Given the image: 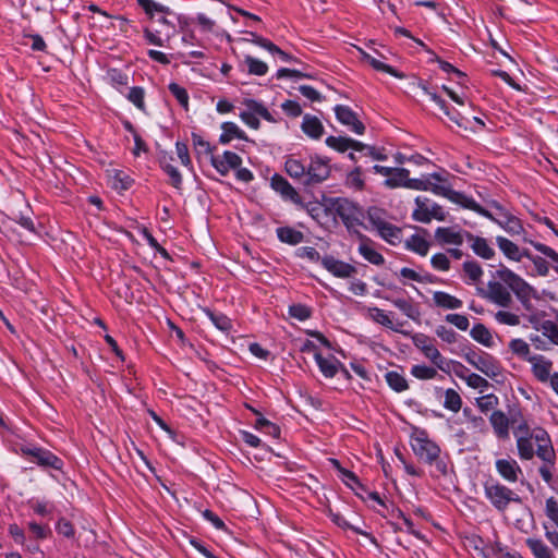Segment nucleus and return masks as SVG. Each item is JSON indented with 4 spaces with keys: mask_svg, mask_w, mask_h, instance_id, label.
I'll list each match as a JSON object with an SVG mask.
<instances>
[{
    "mask_svg": "<svg viewBox=\"0 0 558 558\" xmlns=\"http://www.w3.org/2000/svg\"><path fill=\"white\" fill-rule=\"evenodd\" d=\"M493 277L498 280H490L487 283V290L483 295L485 299L498 306L509 307L512 304V291L525 311H534L532 299L537 298V291L523 278L504 265H500Z\"/></svg>",
    "mask_w": 558,
    "mask_h": 558,
    "instance_id": "nucleus-1",
    "label": "nucleus"
},
{
    "mask_svg": "<svg viewBox=\"0 0 558 558\" xmlns=\"http://www.w3.org/2000/svg\"><path fill=\"white\" fill-rule=\"evenodd\" d=\"M284 170L306 186L323 183L330 175L329 160L317 155L291 154L286 157Z\"/></svg>",
    "mask_w": 558,
    "mask_h": 558,
    "instance_id": "nucleus-2",
    "label": "nucleus"
},
{
    "mask_svg": "<svg viewBox=\"0 0 558 558\" xmlns=\"http://www.w3.org/2000/svg\"><path fill=\"white\" fill-rule=\"evenodd\" d=\"M411 447L414 454L429 465H435L439 475L448 474V464L441 457L440 447L428 437L425 429H416L411 436Z\"/></svg>",
    "mask_w": 558,
    "mask_h": 558,
    "instance_id": "nucleus-3",
    "label": "nucleus"
},
{
    "mask_svg": "<svg viewBox=\"0 0 558 558\" xmlns=\"http://www.w3.org/2000/svg\"><path fill=\"white\" fill-rule=\"evenodd\" d=\"M326 208L341 219L351 234L362 233L357 228L368 229L364 223L365 214L357 204L344 197H330L327 199Z\"/></svg>",
    "mask_w": 558,
    "mask_h": 558,
    "instance_id": "nucleus-4",
    "label": "nucleus"
},
{
    "mask_svg": "<svg viewBox=\"0 0 558 558\" xmlns=\"http://www.w3.org/2000/svg\"><path fill=\"white\" fill-rule=\"evenodd\" d=\"M484 494L490 505L504 512L510 504H522V498L511 488L496 480H489L484 484Z\"/></svg>",
    "mask_w": 558,
    "mask_h": 558,
    "instance_id": "nucleus-5",
    "label": "nucleus"
},
{
    "mask_svg": "<svg viewBox=\"0 0 558 558\" xmlns=\"http://www.w3.org/2000/svg\"><path fill=\"white\" fill-rule=\"evenodd\" d=\"M463 357L469 364L489 378H496L501 374V366L499 362L487 352H476L469 349L463 353Z\"/></svg>",
    "mask_w": 558,
    "mask_h": 558,
    "instance_id": "nucleus-6",
    "label": "nucleus"
},
{
    "mask_svg": "<svg viewBox=\"0 0 558 558\" xmlns=\"http://www.w3.org/2000/svg\"><path fill=\"white\" fill-rule=\"evenodd\" d=\"M415 208L412 213V219L422 223H429L433 219L438 221L446 220L444 208L428 197H415Z\"/></svg>",
    "mask_w": 558,
    "mask_h": 558,
    "instance_id": "nucleus-7",
    "label": "nucleus"
},
{
    "mask_svg": "<svg viewBox=\"0 0 558 558\" xmlns=\"http://www.w3.org/2000/svg\"><path fill=\"white\" fill-rule=\"evenodd\" d=\"M20 452L23 457L43 469L61 470L63 466V462L59 457L43 447L22 446Z\"/></svg>",
    "mask_w": 558,
    "mask_h": 558,
    "instance_id": "nucleus-8",
    "label": "nucleus"
},
{
    "mask_svg": "<svg viewBox=\"0 0 558 558\" xmlns=\"http://www.w3.org/2000/svg\"><path fill=\"white\" fill-rule=\"evenodd\" d=\"M534 452L543 461V464L538 468V473L543 481L550 485L556 463V452L551 441L548 444H538L536 451L534 450Z\"/></svg>",
    "mask_w": 558,
    "mask_h": 558,
    "instance_id": "nucleus-9",
    "label": "nucleus"
},
{
    "mask_svg": "<svg viewBox=\"0 0 558 558\" xmlns=\"http://www.w3.org/2000/svg\"><path fill=\"white\" fill-rule=\"evenodd\" d=\"M444 179L439 173H432L429 177L424 179H412L405 182V187L416 191H430L435 195L446 197L448 187L440 185L437 182H441Z\"/></svg>",
    "mask_w": 558,
    "mask_h": 558,
    "instance_id": "nucleus-10",
    "label": "nucleus"
},
{
    "mask_svg": "<svg viewBox=\"0 0 558 558\" xmlns=\"http://www.w3.org/2000/svg\"><path fill=\"white\" fill-rule=\"evenodd\" d=\"M335 114L337 120L349 128L355 134H363L365 125L359 120L357 114L349 107L344 105H337L335 107Z\"/></svg>",
    "mask_w": 558,
    "mask_h": 558,
    "instance_id": "nucleus-11",
    "label": "nucleus"
},
{
    "mask_svg": "<svg viewBox=\"0 0 558 558\" xmlns=\"http://www.w3.org/2000/svg\"><path fill=\"white\" fill-rule=\"evenodd\" d=\"M494 207L498 211L496 223L506 232H508L510 235H519L524 231L523 225L518 217L510 214L498 203H494Z\"/></svg>",
    "mask_w": 558,
    "mask_h": 558,
    "instance_id": "nucleus-12",
    "label": "nucleus"
},
{
    "mask_svg": "<svg viewBox=\"0 0 558 558\" xmlns=\"http://www.w3.org/2000/svg\"><path fill=\"white\" fill-rule=\"evenodd\" d=\"M270 186L281 195L284 201H290L295 205H303L298 191L282 175L276 173L270 179Z\"/></svg>",
    "mask_w": 558,
    "mask_h": 558,
    "instance_id": "nucleus-13",
    "label": "nucleus"
},
{
    "mask_svg": "<svg viewBox=\"0 0 558 558\" xmlns=\"http://www.w3.org/2000/svg\"><path fill=\"white\" fill-rule=\"evenodd\" d=\"M497 473L508 483H515L523 471L511 457L497 459L495 462Z\"/></svg>",
    "mask_w": 558,
    "mask_h": 558,
    "instance_id": "nucleus-14",
    "label": "nucleus"
},
{
    "mask_svg": "<svg viewBox=\"0 0 558 558\" xmlns=\"http://www.w3.org/2000/svg\"><path fill=\"white\" fill-rule=\"evenodd\" d=\"M210 162L221 175H227L231 169H238L242 165V158L233 151L226 150L222 156L211 155Z\"/></svg>",
    "mask_w": 558,
    "mask_h": 558,
    "instance_id": "nucleus-15",
    "label": "nucleus"
},
{
    "mask_svg": "<svg viewBox=\"0 0 558 558\" xmlns=\"http://www.w3.org/2000/svg\"><path fill=\"white\" fill-rule=\"evenodd\" d=\"M323 267L338 278H350L356 274V268L342 262L340 259L335 258L331 255H326L322 258Z\"/></svg>",
    "mask_w": 558,
    "mask_h": 558,
    "instance_id": "nucleus-16",
    "label": "nucleus"
},
{
    "mask_svg": "<svg viewBox=\"0 0 558 558\" xmlns=\"http://www.w3.org/2000/svg\"><path fill=\"white\" fill-rule=\"evenodd\" d=\"M531 364V371L533 376L539 381V383H548L550 379L551 368H553V362L545 357L544 355L536 354L533 355V357L530 359Z\"/></svg>",
    "mask_w": 558,
    "mask_h": 558,
    "instance_id": "nucleus-17",
    "label": "nucleus"
},
{
    "mask_svg": "<svg viewBox=\"0 0 558 558\" xmlns=\"http://www.w3.org/2000/svg\"><path fill=\"white\" fill-rule=\"evenodd\" d=\"M356 236L360 240L357 251L363 256V258L376 266L384 265L385 258L374 248V242L363 233H359Z\"/></svg>",
    "mask_w": 558,
    "mask_h": 558,
    "instance_id": "nucleus-18",
    "label": "nucleus"
},
{
    "mask_svg": "<svg viewBox=\"0 0 558 558\" xmlns=\"http://www.w3.org/2000/svg\"><path fill=\"white\" fill-rule=\"evenodd\" d=\"M465 241L470 244L473 253L483 259H492L495 256V250L489 245L487 239L465 231Z\"/></svg>",
    "mask_w": 558,
    "mask_h": 558,
    "instance_id": "nucleus-19",
    "label": "nucleus"
},
{
    "mask_svg": "<svg viewBox=\"0 0 558 558\" xmlns=\"http://www.w3.org/2000/svg\"><path fill=\"white\" fill-rule=\"evenodd\" d=\"M435 239L440 244L461 245L465 241V231L451 227H438L435 230Z\"/></svg>",
    "mask_w": 558,
    "mask_h": 558,
    "instance_id": "nucleus-20",
    "label": "nucleus"
},
{
    "mask_svg": "<svg viewBox=\"0 0 558 558\" xmlns=\"http://www.w3.org/2000/svg\"><path fill=\"white\" fill-rule=\"evenodd\" d=\"M489 422L493 426L494 433L499 439L509 438L510 418L500 410L494 411L489 416ZM514 423V418H511Z\"/></svg>",
    "mask_w": 558,
    "mask_h": 558,
    "instance_id": "nucleus-21",
    "label": "nucleus"
},
{
    "mask_svg": "<svg viewBox=\"0 0 558 558\" xmlns=\"http://www.w3.org/2000/svg\"><path fill=\"white\" fill-rule=\"evenodd\" d=\"M315 361L319 367V371L326 378H333L339 372L341 362L333 355L324 357L320 352H315Z\"/></svg>",
    "mask_w": 558,
    "mask_h": 558,
    "instance_id": "nucleus-22",
    "label": "nucleus"
},
{
    "mask_svg": "<svg viewBox=\"0 0 558 558\" xmlns=\"http://www.w3.org/2000/svg\"><path fill=\"white\" fill-rule=\"evenodd\" d=\"M175 34V26H167V29L145 28L144 36L151 45L162 47Z\"/></svg>",
    "mask_w": 558,
    "mask_h": 558,
    "instance_id": "nucleus-23",
    "label": "nucleus"
},
{
    "mask_svg": "<svg viewBox=\"0 0 558 558\" xmlns=\"http://www.w3.org/2000/svg\"><path fill=\"white\" fill-rule=\"evenodd\" d=\"M222 133L219 136V143L227 145L233 138L247 141V136L234 122H223L221 124Z\"/></svg>",
    "mask_w": 558,
    "mask_h": 558,
    "instance_id": "nucleus-24",
    "label": "nucleus"
},
{
    "mask_svg": "<svg viewBox=\"0 0 558 558\" xmlns=\"http://www.w3.org/2000/svg\"><path fill=\"white\" fill-rule=\"evenodd\" d=\"M377 231V234L391 245H398L402 240V229L390 221H387Z\"/></svg>",
    "mask_w": 558,
    "mask_h": 558,
    "instance_id": "nucleus-25",
    "label": "nucleus"
},
{
    "mask_svg": "<svg viewBox=\"0 0 558 558\" xmlns=\"http://www.w3.org/2000/svg\"><path fill=\"white\" fill-rule=\"evenodd\" d=\"M302 131L311 138L318 140L324 133V126L317 117L305 114L303 117Z\"/></svg>",
    "mask_w": 558,
    "mask_h": 558,
    "instance_id": "nucleus-26",
    "label": "nucleus"
},
{
    "mask_svg": "<svg viewBox=\"0 0 558 558\" xmlns=\"http://www.w3.org/2000/svg\"><path fill=\"white\" fill-rule=\"evenodd\" d=\"M413 343L429 361L438 357L439 350L434 345L433 340L428 336L417 333L413 337Z\"/></svg>",
    "mask_w": 558,
    "mask_h": 558,
    "instance_id": "nucleus-27",
    "label": "nucleus"
},
{
    "mask_svg": "<svg viewBox=\"0 0 558 558\" xmlns=\"http://www.w3.org/2000/svg\"><path fill=\"white\" fill-rule=\"evenodd\" d=\"M433 301L436 306L446 310H458L463 305V302L460 299L444 291L434 292Z\"/></svg>",
    "mask_w": 558,
    "mask_h": 558,
    "instance_id": "nucleus-28",
    "label": "nucleus"
},
{
    "mask_svg": "<svg viewBox=\"0 0 558 558\" xmlns=\"http://www.w3.org/2000/svg\"><path fill=\"white\" fill-rule=\"evenodd\" d=\"M496 243L502 254L510 260L520 262L521 248L512 241L505 236H497Z\"/></svg>",
    "mask_w": 558,
    "mask_h": 558,
    "instance_id": "nucleus-29",
    "label": "nucleus"
},
{
    "mask_svg": "<svg viewBox=\"0 0 558 558\" xmlns=\"http://www.w3.org/2000/svg\"><path fill=\"white\" fill-rule=\"evenodd\" d=\"M278 239L289 245H298L303 242V232L291 227H280L276 230Z\"/></svg>",
    "mask_w": 558,
    "mask_h": 558,
    "instance_id": "nucleus-30",
    "label": "nucleus"
},
{
    "mask_svg": "<svg viewBox=\"0 0 558 558\" xmlns=\"http://www.w3.org/2000/svg\"><path fill=\"white\" fill-rule=\"evenodd\" d=\"M525 544L535 558H556L553 550L539 538H526Z\"/></svg>",
    "mask_w": 558,
    "mask_h": 558,
    "instance_id": "nucleus-31",
    "label": "nucleus"
},
{
    "mask_svg": "<svg viewBox=\"0 0 558 558\" xmlns=\"http://www.w3.org/2000/svg\"><path fill=\"white\" fill-rule=\"evenodd\" d=\"M204 313L210 319L214 326L222 332L228 333L232 329V322L227 315L211 311L209 308H205Z\"/></svg>",
    "mask_w": 558,
    "mask_h": 558,
    "instance_id": "nucleus-32",
    "label": "nucleus"
},
{
    "mask_svg": "<svg viewBox=\"0 0 558 558\" xmlns=\"http://www.w3.org/2000/svg\"><path fill=\"white\" fill-rule=\"evenodd\" d=\"M366 218L373 230H378L388 220V213L376 206H372L367 209Z\"/></svg>",
    "mask_w": 558,
    "mask_h": 558,
    "instance_id": "nucleus-33",
    "label": "nucleus"
},
{
    "mask_svg": "<svg viewBox=\"0 0 558 558\" xmlns=\"http://www.w3.org/2000/svg\"><path fill=\"white\" fill-rule=\"evenodd\" d=\"M429 242L426 241L423 236L420 234H412L407 241H405V248L409 251H412L421 256H426L429 250Z\"/></svg>",
    "mask_w": 558,
    "mask_h": 558,
    "instance_id": "nucleus-34",
    "label": "nucleus"
},
{
    "mask_svg": "<svg viewBox=\"0 0 558 558\" xmlns=\"http://www.w3.org/2000/svg\"><path fill=\"white\" fill-rule=\"evenodd\" d=\"M385 299L387 301H390L397 308H399L410 319L415 320L418 318L420 311L411 301L405 300V299H390L388 296H386Z\"/></svg>",
    "mask_w": 558,
    "mask_h": 558,
    "instance_id": "nucleus-35",
    "label": "nucleus"
},
{
    "mask_svg": "<svg viewBox=\"0 0 558 558\" xmlns=\"http://www.w3.org/2000/svg\"><path fill=\"white\" fill-rule=\"evenodd\" d=\"M470 336L475 341H477L478 343H481L485 347L490 348L493 345V337H492L490 331L488 330V328H486L485 325H483L481 323L475 324L472 327V329L470 331Z\"/></svg>",
    "mask_w": 558,
    "mask_h": 558,
    "instance_id": "nucleus-36",
    "label": "nucleus"
},
{
    "mask_svg": "<svg viewBox=\"0 0 558 558\" xmlns=\"http://www.w3.org/2000/svg\"><path fill=\"white\" fill-rule=\"evenodd\" d=\"M462 268L465 277L468 278V283L478 282L484 274L482 266L476 260L464 262Z\"/></svg>",
    "mask_w": 558,
    "mask_h": 558,
    "instance_id": "nucleus-37",
    "label": "nucleus"
},
{
    "mask_svg": "<svg viewBox=\"0 0 558 558\" xmlns=\"http://www.w3.org/2000/svg\"><path fill=\"white\" fill-rule=\"evenodd\" d=\"M518 454L522 460L533 459L535 452L532 442V436H518L517 438Z\"/></svg>",
    "mask_w": 558,
    "mask_h": 558,
    "instance_id": "nucleus-38",
    "label": "nucleus"
},
{
    "mask_svg": "<svg viewBox=\"0 0 558 558\" xmlns=\"http://www.w3.org/2000/svg\"><path fill=\"white\" fill-rule=\"evenodd\" d=\"M446 198L473 211L477 206V203L472 197L466 196L464 193L454 191L451 187H448Z\"/></svg>",
    "mask_w": 558,
    "mask_h": 558,
    "instance_id": "nucleus-39",
    "label": "nucleus"
},
{
    "mask_svg": "<svg viewBox=\"0 0 558 558\" xmlns=\"http://www.w3.org/2000/svg\"><path fill=\"white\" fill-rule=\"evenodd\" d=\"M388 386L396 392H402L409 388V384L403 375L396 371H389L385 374Z\"/></svg>",
    "mask_w": 558,
    "mask_h": 558,
    "instance_id": "nucleus-40",
    "label": "nucleus"
},
{
    "mask_svg": "<svg viewBox=\"0 0 558 558\" xmlns=\"http://www.w3.org/2000/svg\"><path fill=\"white\" fill-rule=\"evenodd\" d=\"M509 349L514 355H517L518 357H520L526 362H530V359L533 357V355L531 354L529 343L526 341H524L523 339H520V338L512 339L509 342Z\"/></svg>",
    "mask_w": 558,
    "mask_h": 558,
    "instance_id": "nucleus-41",
    "label": "nucleus"
},
{
    "mask_svg": "<svg viewBox=\"0 0 558 558\" xmlns=\"http://www.w3.org/2000/svg\"><path fill=\"white\" fill-rule=\"evenodd\" d=\"M368 316L373 322H375L386 328L392 329L395 331H400L399 328H395L392 319L381 308H378V307L368 308Z\"/></svg>",
    "mask_w": 558,
    "mask_h": 558,
    "instance_id": "nucleus-42",
    "label": "nucleus"
},
{
    "mask_svg": "<svg viewBox=\"0 0 558 558\" xmlns=\"http://www.w3.org/2000/svg\"><path fill=\"white\" fill-rule=\"evenodd\" d=\"M126 99L132 102L138 110L146 112L145 89L141 86H133L125 94Z\"/></svg>",
    "mask_w": 558,
    "mask_h": 558,
    "instance_id": "nucleus-43",
    "label": "nucleus"
},
{
    "mask_svg": "<svg viewBox=\"0 0 558 558\" xmlns=\"http://www.w3.org/2000/svg\"><path fill=\"white\" fill-rule=\"evenodd\" d=\"M137 3L149 19H154L155 13L171 14V10L168 7L155 2L154 0H137Z\"/></svg>",
    "mask_w": 558,
    "mask_h": 558,
    "instance_id": "nucleus-44",
    "label": "nucleus"
},
{
    "mask_svg": "<svg viewBox=\"0 0 558 558\" xmlns=\"http://www.w3.org/2000/svg\"><path fill=\"white\" fill-rule=\"evenodd\" d=\"M244 63L247 66V72L251 75L263 76L268 72V65L252 56H245Z\"/></svg>",
    "mask_w": 558,
    "mask_h": 558,
    "instance_id": "nucleus-45",
    "label": "nucleus"
},
{
    "mask_svg": "<svg viewBox=\"0 0 558 558\" xmlns=\"http://www.w3.org/2000/svg\"><path fill=\"white\" fill-rule=\"evenodd\" d=\"M444 407L452 412H458L462 407V399L454 389H447L445 391Z\"/></svg>",
    "mask_w": 558,
    "mask_h": 558,
    "instance_id": "nucleus-46",
    "label": "nucleus"
},
{
    "mask_svg": "<svg viewBox=\"0 0 558 558\" xmlns=\"http://www.w3.org/2000/svg\"><path fill=\"white\" fill-rule=\"evenodd\" d=\"M168 89L178 102L185 109H189V94L187 90L178 83H170Z\"/></svg>",
    "mask_w": 558,
    "mask_h": 558,
    "instance_id": "nucleus-47",
    "label": "nucleus"
},
{
    "mask_svg": "<svg viewBox=\"0 0 558 558\" xmlns=\"http://www.w3.org/2000/svg\"><path fill=\"white\" fill-rule=\"evenodd\" d=\"M29 507L33 511L44 518L50 517L53 512V505L46 500H29Z\"/></svg>",
    "mask_w": 558,
    "mask_h": 558,
    "instance_id": "nucleus-48",
    "label": "nucleus"
},
{
    "mask_svg": "<svg viewBox=\"0 0 558 558\" xmlns=\"http://www.w3.org/2000/svg\"><path fill=\"white\" fill-rule=\"evenodd\" d=\"M28 531L36 541L46 539L51 535V530L47 524H39L35 521L27 523Z\"/></svg>",
    "mask_w": 558,
    "mask_h": 558,
    "instance_id": "nucleus-49",
    "label": "nucleus"
},
{
    "mask_svg": "<svg viewBox=\"0 0 558 558\" xmlns=\"http://www.w3.org/2000/svg\"><path fill=\"white\" fill-rule=\"evenodd\" d=\"M411 375L421 380L433 379L437 376V371L434 367L426 365H413Z\"/></svg>",
    "mask_w": 558,
    "mask_h": 558,
    "instance_id": "nucleus-50",
    "label": "nucleus"
},
{
    "mask_svg": "<svg viewBox=\"0 0 558 558\" xmlns=\"http://www.w3.org/2000/svg\"><path fill=\"white\" fill-rule=\"evenodd\" d=\"M363 59L366 62H368L377 71L389 73V74H391L392 76H396V77H401V75L392 66L381 62L380 60L374 58L373 56H371L368 53H364L363 54Z\"/></svg>",
    "mask_w": 558,
    "mask_h": 558,
    "instance_id": "nucleus-51",
    "label": "nucleus"
},
{
    "mask_svg": "<svg viewBox=\"0 0 558 558\" xmlns=\"http://www.w3.org/2000/svg\"><path fill=\"white\" fill-rule=\"evenodd\" d=\"M326 145L339 153H344L350 149V137L343 136H328L326 138Z\"/></svg>",
    "mask_w": 558,
    "mask_h": 558,
    "instance_id": "nucleus-52",
    "label": "nucleus"
},
{
    "mask_svg": "<svg viewBox=\"0 0 558 558\" xmlns=\"http://www.w3.org/2000/svg\"><path fill=\"white\" fill-rule=\"evenodd\" d=\"M160 166L162 170L169 175L171 180V185L177 190H181L183 180L179 170L171 163H167L163 161L160 162Z\"/></svg>",
    "mask_w": 558,
    "mask_h": 558,
    "instance_id": "nucleus-53",
    "label": "nucleus"
},
{
    "mask_svg": "<svg viewBox=\"0 0 558 558\" xmlns=\"http://www.w3.org/2000/svg\"><path fill=\"white\" fill-rule=\"evenodd\" d=\"M342 482L349 486L351 489H361L362 492H367L366 487L360 482L359 477L350 470L341 471L340 475Z\"/></svg>",
    "mask_w": 558,
    "mask_h": 558,
    "instance_id": "nucleus-54",
    "label": "nucleus"
},
{
    "mask_svg": "<svg viewBox=\"0 0 558 558\" xmlns=\"http://www.w3.org/2000/svg\"><path fill=\"white\" fill-rule=\"evenodd\" d=\"M244 104L250 110L257 113L259 117H262L266 121H268V122L275 121L271 113L268 111V109L263 104H260L254 99H247V100H245Z\"/></svg>",
    "mask_w": 558,
    "mask_h": 558,
    "instance_id": "nucleus-55",
    "label": "nucleus"
},
{
    "mask_svg": "<svg viewBox=\"0 0 558 558\" xmlns=\"http://www.w3.org/2000/svg\"><path fill=\"white\" fill-rule=\"evenodd\" d=\"M134 183V180L123 171H116L113 175L112 186L121 191L129 190Z\"/></svg>",
    "mask_w": 558,
    "mask_h": 558,
    "instance_id": "nucleus-56",
    "label": "nucleus"
},
{
    "mask_svg": "<svg viewBox=\"0 0 558 558\" xmlns=\"http://www.w3.org/2000/svg\"><path fill=\"white\" fill-rule=\"evenodd\" d=\"M289 315L300 322L308 319L312 315V311L304 304H292L289 306Z\"/></svg>",
    "mask_w": 558,
    "mask_h": 558,
    "instance_id": "nucleus-57",
    "label": "nucleus"
},
{
    "mask_svg": "<svg viewBox=\"0 0 558 558\" xmlns=\"http://www.w3.org/2000/svg\"><path fill=\"white\" fill-rule=\"evenodd\" d=\"M478 550V547H475ZM504 549V545L500 542H495L489 545H485L480 549V555L483 558H500Z\"/></svg>",
    "mask_w": 558,
    "mask_h": 558,
    "instance_id": "nucleus-58",
    "label": "nucleus"
},
{
    "mask_svg": "<svg viewBox=\"0 0 558 558\" xmlns=\"http://www.w3.org/2000/svg\"><path fill=\"white\" fill-rule=\"evenodd\" d=\"M373 170L375 173H379L387 178H389L392 174H397L402 179L410 174V171L405 168H390V167H385V166H379V165H375L373 167Z\"/></svg>",
    "mask_w": 558,
    "mask_h": 558,
    "instance_id": "nucleus-59",
    "label": "nucleus"
},
{
    "mask_svg": "<svg viewBox=\"0 0 558 558\" xmlns=\"http://www.w3.org/2000/svg\"><path fill=\"white\" fill-rule=\"evenodd\" d=\"M192 142L196 154L213 155L214 147H211L209 142L205 141L199 134L192 133Z\"/></svg>",
    "mask_w": 558,
    "mask_h": 558,
    "instance_id": "nucleus-60",
    "label": "nucleus"
},
{
    "mask_svg": "<svg viewBox=\"0 0 558 558\" xmlns=\"http://www.w3.org/2000/svg\"><path fill=\"white\" fill-rule=\"evenodd\" d=\"M56 531L58 534L66 537L74 538L75 529L73 524L65 518H60L56 524Z\"/></svg>",
    "mask_w": 558,
    "mask_h": 558,
    "instance_id": "nucleus-61",
    "label": "nucleus"
},
{
    "mask_svg": "<svg viewBox=\"0 0 558 558\" xmlns=\"http://www.w3.org/2000/svg\"><path fill=\"white\" fill-rule=\"evenodd\" d=\"M494 317L499 324L502 325L518 326L520 324L519 316L511 312L498 311Z\"/></svg>",
    "mask_w": 558,
    "mask_h": 558,
    "instance_id": "nucleus-62",
    "label": "nucleus"
},
{
    "mask_svg": "<svg viewBox=\"0 0 558 558\" xmlns=\"http://www.w3.org/2000/svg\"><path fill=\"white\" fill-rule=\"evenodd\" d=\"M433 268L440 271H447L450 269V259L444 253H436L430 258Z\"/></svg>",
    "mask_w": 558,
    "mask_h": 558,
    "instance_id": "nucleus-63",
    "label": "nucleus"
},
{
    "mask_svg": "<svg viewBox=\"0 0 558 558\" xmlns=\"http://www.w3.org/2000/svg\"><path fill=\"white\" fill-rule=\"evenodd\" d=\"M546 515L558 526V500L554 497L546 499L545 505Z\"/></svg>",
    "mask_w": 558,
    "mask_h": 558,
    "instance_id": "nucleus-64",
    "label": "nucleus"
}]
</instances>
